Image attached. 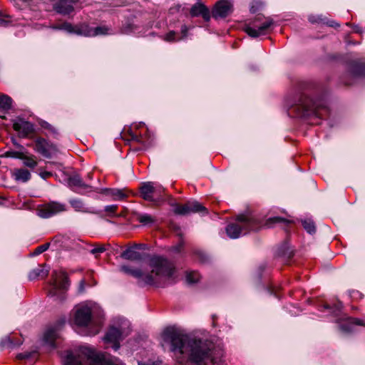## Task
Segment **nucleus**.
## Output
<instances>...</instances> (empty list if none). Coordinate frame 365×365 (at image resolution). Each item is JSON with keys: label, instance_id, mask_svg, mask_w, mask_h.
<instances>
[{"label": "nucleus", "instance_id": "nucleus-1", "mask_svg": "<svg viewBox=\"0 0 365 365\" xmlns=\"http://www.w3.org/2000/svg\"><path fill=\"white\" fill-rule=\"evenodd\" d=\"M163 337L171 344V351L180 365L190 361L193 365H222L221 353L207 341L191 339L173 328H167Z\"/></svg>", "mask_w": 365, "mask_h": 365}, {"label": "nucleus", "instance_id": "nucleus-2", "mask_svg": "<svg viewBox=\"0 0 365 365\" xmlns=\"http://www.w3.org/2000/svg\"><path fill=\"white\" fill-rule=\"evenodd\" d=\"M149 266L150 272H145L139 269H132L125 265L121 266L120 270L136 278L138 284L141 285L158 286L173 278L175 267L167 259L154 257L150 259Z\"/></svg>", "mask_w": 365, "mask_h": 365}, {"label": "nucleus", "instance_id": "nucleus-3", "mask_svg": "<svg viewBox=\"0 0 365 365\" xmlns=\"http://www.w3.org/2000/svg\"><path fill=\"white\" fill-rule=\"evenodd\" d=\"M116 357L98 353L88 347H81L75 352H69L64 359V365H120Z\"/></svg>", "mask_w": 365, "mask_h": 365}, {"label": "nucleus", "instance_id": "nucleus-4", "mask_svg": "<svg viewBox=\"0 0 365 365\" xmlns=\"http://www.w3.org/2000/svg\"><path fill=\"white\" fill-rule=\"evenodd\" d=\"M324 106L322 99L314 101L308 93H302L289 110V114L297 118H305L312 115H320L319 109Z\"/></svg>", "mask_w": 365, "mask_h": 365}, {"label": "nucleus", "instance_id": "nucleus-5", "mask_svg": "<svg viewBox=\"0 0 365 365\" xmlns=\"http://www.w3.org/2000/svg\"><path fill=\"white\" fill-rule=\"evenodd\" d=\"M262 226L261 221L254 216L240 215L237 217L235 222L227 226L226 232L230 238L236 239L248 232L258 230Z\"/></svg>", "mask_w": 365, "mask_h": 365}, {"label": "nucleus", "instance_id": "nucleus-6", "mask_svg": "<svg viewBox=\"0 0 365 365\" xmlns=\"http://www.w3.org/2000/svg\"><path fill=\"white\" fill-rule=\"evenodd\" d=\"M73 317L70 320L71 324L78 327L88 328V335L97 334L101 329L99 323L92 319L91 309L86 305H79L75 307L72 312Z\"/></svg>", "mask_w": 365, "mask_h": 365}, {"label": "nucleus", "instance_id": "nucleus-7", "mask_svg": "<svg viewBox=\"0 0 365 365\" xmlns=\"http://www.w3.org/2000/svg\"><path fill=\"white\" fill-rule=\"evenodd\" d=\"M69 284L68 277L64 271L54 270L51 274L48 295L55 297L56 301L63 302L66 298L64 292L68 289Z\"/></svg>", "mask_w": 365, "mask_h": 365}, {"label": "nucleus", "instance_id": "nucleus-8", "mask_svg": "<svg viewBox=\"0 0 365 365\" xmlns=\"http://www.w3.org/2000/svg\"><path fill=\"white\" fill-rule=\"evenodd\" d=\"M272 24V19L258 15L250 26L245 27V31L250 36L256 38L266 34L267 31Z\"/></svg>", "mask_w": 365, "mask_h": 365}, {"label": "nucleus", "instance_id": "nucleus-9", "mask_svg": "<svg viewBox=\"0 0 365 365\" xmlns=\"http://www.w3.org/2000/svg\"><path fill=\"white\" fill-rule=\"evenodd\" d=\"M66 205L56 201H51L48 203L38 205L36 209L38 216L41 218H49L66 211Z\"/></svg>", "mask_w": 365, "mask_h": 365}, {"label": "nucleus", "instance_id": "nucleus-10", "mask_svg": "<svg viewBox=\"0 0 365 365\" xmlns=\"http://www.w3.org/2000/svg\"><path fill=\"white\" fill-rule=\"evenodd\" d=\"M66 181L68 186L77 193L83 195L86 192L96 191L92 186L85 183L78 174L69 175Z\"/></svg>", "mask_w": 365, "mask_h": 365}, {"label": "nucleus", "instance_id": "nucleus-11", "mask_svg": "<svg viewBox=\"0 0 365 365\" xmlns=\"http://www.w3.org/2000/svg\"><path fill=\"white\" fill-rule=\"evenodd\" d=\"M232 12V4L230 0H220L216 3L212 10V17L215 19H224Z\"/></svg>", "mask_w": 365, "mask_h": 365}, {"label": "nucleus", "instance_id": "nucleus-12", "mask_svg": "<svg viewBox=\"0 0 365 365\" xmlns=\"http://www.w3.org/2000/svg\"><path fill=\"white\" fill-rule=\"evenodd\" d=\"M206 208L197 201H189L182 205H178L175 212L179 215H188L192 212H205Z\"/></svg>", "mask_w": 365, "mask_h": 365}, {"label": "nucleus", "instance_id": "nucleus-13", "mask_svg": "<svg viewBox=\"0 0 365 365\" xmlns=\"http://www.w3.org/2000/svg\"><path fill=\"white\" fill-rule=\"evenodd\" d=\"M78 0H58L53 4V9L62 15H68L73 11V4L78 2Z\"/></svg>", "mask_w": 365, "mask_h": 365}, {"label": "nucleus", "instance_id": "nucleus-14", "mask_svg": "<svg viewBox=\"0 0 365 365\" xmlns=\"http://www.w3.org/2000/svg\"><path fill=\"white\" fill-rule=\"evenodd\" d=\"M121 339V332L115 327H111L107 331L104 336V341L106 343H113L112 348L117 351L120 348L119 341Z\"/></svg>", "mask_w": 365, "mask_h": 365}, {"label": "nucleus", "instance_id": "nucleus-15", "mask_svg": "<svg viewBox=\"0 0 365 365\" xmlns=\"http://www.w3.org/2000/svg\"><path fill=\"white\" fill-rule=\"evenodd\" d=\"M163 188L160 186L156 185L153 182H147L143 183L140 187V193L143 199L149 201L153 200V194L157 192H160Z\"/></svg>", "mask_w": 365, "mask_h": 365}, {"label": "nucleus", "instance_id": "nucleus-16", "mask_svg": "<svg viewBox=\"0 0 365 365\" xmlns=\"http://www.w3.org/2000/svg\"><path fill=\"white\" fill-rule=\"evenodd\" d=\"M51 148L52 145L43 138H38L35 140L34 150L46 158L51 156Z\"/></svg>", "mask_w": 365, "mask_h": 365}, {"label": "nucleus", "instance_id": "nucleus-17", "mask_svg": "<svg viewBox=\"0 0 365 365\" xmlns=\"http://www.w3.org/2000/svg\"><path fill=\"white\" fill-rule=\"evenodd\" d=\"M13 128L16 131L19 133L21 137L24 138L27 137L34 131L33 124L25 120L15 122L13 125Z\"/></svg>", "mask_w": 365, "mask_h": 365}, {"label": "nucleus", "instance_id": "nucleus-18", "mask_svg": "<svg viewBox=\"0 0 365 365\" xmlns=\"http://www.w3.org/2000/svg\"><path fill=\"white\" fill-rule=\"evenodd\" d=\"M190 13L192 16H201L206 21H208L210 19V13L209 9L201 3L194 4L191 7Z\"/></svg>", "mask_w": 365, "mask_h": 365}, {"label": "nucleus", "instance_id": "nucleus-19", "mask_svg": "<svg viewBox=\"0 0 365 365\" xmlns=\"http://www.w3.org/2000/svg\"><path fill=\"white\" fill-rule=\"evenodd\" d=\"M99 192L111 197L113 200H122L127 197L125 191L121 189L105 188L101 189Z\"/></svg>", "mask_w": 365, "mask_h": 365}, {"label": "nucleus", "instance_id": "nucleus-20", "mask_svg": "<svg viewBox=\"0 0 365 365\" xmlns=\"http://www.w3.org/2000/svg\"><path fill=\"white\" fill-rule=\"evenodd\" d=\"M69 203L76 212L95 213L91 207H86L83 200L80 199H71L69 200Z\"/></svg>", "mask_w": 365, "mask_h": 365}, {"label": "nucleus", "instance_id": "nucleus-21", "mask_svg": "<svg viewBox=\"0 0 365 365\" xmlns=\"http://www.w3.org/2000/svg\"><path fill=\"white\" fill-rule=\"evenodd\" d=\"M58 336L56 329L51 328L46 330L43 335V341L52 349H55V340Z\"/></svg>", "mask_w": 365, "mask_h": 365}, {"label": "nucleus", "instance_id": "nucleus-22", "mask_svg": "<svg viewBox=\"0 0 365 365\" xmlns=\"http://www.w3.org/2000/svg\"><path fill=\"white\" fill-rule=\"evenodd\" d=\"M23 343L21 339H14L10 336H6L1 340L0 345L2 348L13 349L20 346Z\"/></svg>", "mask_w": 365, "mask_h": 365}, {"label": "nucleus", "instance_id": "nucleus-23", "mask_svg": "<svg viewBox=\"0 0 365 365\" xmlns=\"http://www.w3.org/2000/svg\"><path fill=\"white\" fill-rule=\"evenodd\" d=\"M20 160L23 161L25 166L31 169L34 168L38 164L36 157L29 153V152L25 150H24Z\"/></svg>", "mask_w": 365, "mask_h": 365}, {"label": "nucleus", "instance_id": "nucleus-24", "mask_svg": "<svg viewBox=\"0 0 365 365\" xmlns=\"http://www.w3.org/2000/svg\"><path fill=\"white\" fill-rule=\"evenodd\" d=\"M120 257L123 259L132 261L139 260L142 257L140 253L136 251L135 247L133 246L129 247L125 251H123L121 253Z\"/></svg>", "mask_w": 365, "mask_h": 365}, {"label": "nucleus", "instance_id": "nucleus-25", "mask_svg": "<svg viewBox=\"0 0 365 365\" xmlns=\"http://www.w3.org/2000/svg\"><path fill=\"white\" fill-rule=\"evenodd\" d=\"M48 269H45V265L40 264L38 266V267L32 269L29 274V278L30 280H34L38 277H46L48 274Z\"/></svg>", "mask_w": 365, "mask_h": 365}, {"label": "nucleus", "instance_id": "nucleus-26", "mask_svg": "<svg viewBox=\"0 0 365 365\" xmlns=\"http://www.w3.org/2000/svg\"><path fill=\"white\" fill-rule=\"evenodd\" d=\"M77 35L93 36V29L87 24H80L74 26V32Z\"/></svg>", "mask_w": 365, "mask_h": 365}, {"label": "nucleus", "instance_id": "nucleus-27", "mask_svg": "<svg viewBox=\"0 0 365 365\" xmlns=\"http://www.w3.org/2000/svg\"><path fill=\"white\" fill-rule=\"evenodd\" d=\"M14 175L16 180L27 182L31 178V173L26 169H16L14 171Z\"/></svg>", "mask_w": 365, "mask_h": 365}, {"label": "nucleus", "instance_id": "nucleus-28", "mask_svg": "<svg viewBox=\"0 0 365 365\" xmlns=\"http://www.w3.org/2000/svg\"><path fill=\"white\" fill-rule=\"evenodd\" d=\"M12 99L7 95L0 96V110L6 113L11 108Z\"/></svg>", "mask_w": 365, "mask_h": 365}, {"label": "nucleus", "instance_id": "nucleus-29", "mask_svg": "<svg viewBox=\"0 0 365 365\" xmlns=\"http://www.w3.org/2000/svg\"><path fill=\"white\" fill-rule=\"evenodd\" d=\"M292 222V220L285 219L284 217H273L269 218L266 221L264 226H266L267 227H273L274 224H275V223H282V224L287 225V224H289Z\"/></svg>", "mask_w": 365, "mask_h": 365}, {"label": "nucleus", "instance_id": "nucleus-30", "mask_svg": "<svg viewBox=\"0 0 365 365\" xmlns=\"http://www.w3.org/2000/svg\"><path fill=\"white\" fill-rule=\"evenodd\" d=\"M137 220L143 225H152L155 222V218L148 214H139Z\"/></svg>", "mask_w": 365, "mask_h": 365}, {"label": "nucleus", "instance_id": "nucleus-31", "mask_svg": "<svg viewBox=\"0 0 365 365\" xmlns=\"http://www.w3.org/2000/svg\"><path fill=\"white\" fill-rule=\"evenodd\" d=\"M14 144L16 147L19 148L21 149V150H19V151H11V150L7 151L5 153V156L20 159L21 157V155L25 149L24 148V147L22 145H19V143H17L16 142H14Z\"/></svg>", "mask_w": 365, "mask_h": 365}, {"label": "nucleus", "instance_id": "nucleus-32", "mask_svg": "<svg viewBox=\"0 0 365 365\" xmlns=\"http://www.w3.org/2000/svg\"><path fill=\"white\" fill-rule=\"evenodd\" d=\"M302 225L304 230L309 234H314L316 232V227L312 220L307 219L302 222Z\"/></svg>", "mask_w": 365, "mask_h": 365}, {"label": "nucleus", "instance_id": "nucleus-33", "mask_svg": "<svg viewBox=\"0 0 365 365\" xmlns=\"http://www.w3.org/2000/svg\"><path fill=\"white\" fill-rule=\"evenodd\" d=\"M200 274L197 272H189L186 274V280L189 284H193L199 280Z\"/></svg>", "mask_w": 365, "mask_h": 365}, {"label": "nucleus", "instance_id": "nucleus-34", "mask_svg": "<svg viewBox=\"0 0 365 365\" xmlns=\"http://www.w3.org/2000/svg\"><path fill=\"white\" fill-rule=\"evenodd\" d=\"M353 73L355 76H365V64L361 63L356 66Z\"/></svg>", "mask_w": 365, "mask_h": 365}, {"label": "nucleus", "instance_id": "nucleus-35", "mask_svg": "<svg viewBox=\"0 0 365 365\" xmlns=\"http://www.w3.org/2000/svg\"><path fill=\"white\" fill-rule=\"evenodd\" d=\"M61 30L66 31L69 34H73L74 32V26L68 22H63L61 24Z\"/></svg>", "mask_w": 365, "mask_h": 365}, {"label": "nucleus", "instance_id": "nucleus-36", "mask_svg": "<svg viewBox=\"0 0 365 365\" xmlns=\"http://www.w3.org/2000/svg\"><path fill=\"white\" fill-rule=\"evenodd\" d=\"M49 245H50L49 243H46V244H43V245H41L38 246V247L36 248V250H34L33 255H38L44 252L45 251H46L48 249Z\"/></svg>", "mask_w": 365, "mask_h": 365}, {"label": "nucleus", "instance_id": "nucleus-37", "mask_svg": "<svg viewBox=\"0 0 365 365\" xmlns=\"http://www.w3.org/2000/svg\"><path fill=\"white\" fill-rule=\"evenodd\" d=\"M40 125L43 128L46 129L53 133H57L56 129L48 122L42 120L40 123Z\"/></svg>", "mask_w": 365, "mask_h": 365}, {"label": "nucleus", "instance_id": "nucleus-38", "mask_svg": "<svg viewBox=\"0 0 365 365\" xmlns=\"http://www.w3.org/2000/svg\"><path fill=\"white\" fill-rule=\"evenodd\" d=\"M108 29L103 26H98L95 29H93V36L97 35L106 34H107Z\"/></svg>", "mask_w": 365, "mask_h": 365}, {"label": "nucleus", "instance_id": "nucleus-39", "mask_svg": "<svg viewBox=\"0 0 365 365\" xmlns=\"http://www.w3.org/2000/svg\"><path fill=\"white\" fill-rule=\"evenodd\" d=\"M175 32L171 31L168 32L163 38V39L168 42H173L175 41Z\"/></svg>", "mask_w": 365, "mask_h": 365}, {"label": "nucleus", "instance_id": "nucleus-40", "mask_svg": "<svg viewBox=\"0 0 365 365\" xmlns=\"http://www.w3.org/2000/svg\"><path fill=\"white\" fill-rule=\"evenodd\" d=\"M118 209V205H107L105 207V211L108 212L110 215H114L116 210Z\"/></svg>", "mask_w": 365, "mask_h": 365}, {"label": "nucleus", "instance_id": "nucleus-41", "mask_svg": "<svg viewBox=\"0 0 365 365\" xmlns=\"http://www.w3.org/2000/svg\"><path fill=\"white\" fill-rule=\"evenodd\" d=\"M104 251H106V248L104 245H98L96 247H94L93 250H91V252L93 255L103 253Z\"/></svg>", "mask_w": 365, "mask_h": 365}, {"label": "nucleus", "instance_id": "nucleus-42", "mask_svg": "<svg viewBox=\"0 0 365 365\" xmlns=\"http://www.w3.org/2000/svg\"><path fill=\"white\" fill-rule=\"evenodd\" d=\"M9 22L8 16L0 12V26H6Z\"/></svg>", "mask_w": 365, "mask_h": 365}, {"label": "nucleus", "instance_id": "nucleus-43", "mask_svg": "<svg viewBox=\"0 0 365 365\" xmlns=\"http://www.w3.org/2000/svg\"><path fill=\"white\" fill-rule=\"evenodd\" d=\"M138 364H139V365H160L161 362L160 361L148 360L145 362H143V361L139 362Z\"/></svg>", "mask_w": 365, "mask_h": 365}, {"label": "nucleus", "instance_id": "nucleus-44", "mask_svg": "<svg viewBox=\"0 0 365 365\" xmlns=\"http://www.w3.org/2000/svg\"><path fill=\"white\" fill-rule=\"evenodd\" d=\"M130 136H131V138L138 143H143V144H145V143L144 142V140H143V138L142 136H139L137 134H134L133 133H130Z\"/></svg>", "mask_w": 365, "mask_h": 365}, {"label": "nucleus", "instance_id": "nucleus-45", "mask_svg": "<svg viewBox=\"0 0 365 365\" xmlns=\"http://www.w3.org/2000/svg\"><path fill=\"white\" fill-rule=\"evenodd\" d=\"M182 247H183V242H181L178 245H177L173 247V251L175 252H180L182 250Z\"/></svg>", "mask_w": 365, "mask_h": 365}, {"label": "nucleus", "instance_id": "nucleus-46", "mask_svg": "<svg viewBox=\"0 0 365 365\" xmlns=\"http://www.w3.org/2000/svg\"><path fill=\"white\" fill-rule=\"evenodd\" d=\"M309 20L311 23H319L322 21V19L319 16H310Z\"/></svg>", "mask_w": 365, "mask_h": 365}, {"label": "nucleus", "instance_id": "nucleus-47", "mask_svg": "<svg viewBox=\"0 0 365 365\" xmlns=\"http://www.w3.org/2000/svg\"><path fill=\"white\" fill-rule=\"evenodd\" d=\"M133 29H134L133 26L131 24H129L128 26L125 27L123 29L122 33L128 34L130 31H132L133 30Z\"/></svg>", "mask_w": 365, "mask_h": 365}, {"label": "nucleus", "instance_id": "nucleus-48", "mask_svg": "<svg viewBox=\"0 0 365 365\" xmlns=\"http://www.w3.org/2000/svg\"><path fill=\"white\" fill-rule=\"evenodd\" d=\"M135 249L137 250H146L148 248L147 245L145 244H134L133 245Z\"/></svg>", "mask_w": 365, "mask_h": 365}, {"label": "nucleus", "instance_id": "nucleus-49", "mask_svg": "<svg viewBox=\"0 0 365 365\" xmlns=\"http://www.w3.org/2000/svg\"><path fill=\"white\" fill-rule=\"evenodd\" d=\"M33 354H36V352H33V353H24V354H19V358L21 359H29L31 357V356Z\"/></svg>", "mask_w": 365, "mask_h": 365}, {"label": "nucleus", "instance_id": "nucleus-50", "mask_svg": "<svg viewBox=\"0 0 365 365\" xmlns=\"http://www.w3.org/2000/svg\"><path fill=\"white\" fill-rule=\"evenodd\" d=\"M85 291V281L81 280L79 283L78 292L83 293Z\"/></svg>", "mask_w": 365, "mask_h": 365}, {"label": "nucleus", "instance_id": "nucleus-51", "mask_svg": "<svg viewBox=\"0 0 365 365\" xmlns=\"http://www.w3.org/2000/svg\"><path fill=\"white\" fill-rule=\"evenodd\" d=\"M40 176L43 179H46L47 178L51 176V173L50 172L44 171L40 173Z\"/></svg>", "mask_w": 365, "mask_h": 365}, {"label": "nucleus", "instance_id": "nucleus-52", "mask_svg": "<svg viewBox=\"0 0 365 365\" xmlns=\"http://www.w3.org/2000/svg\"><path fill=\"white\" fill-rule=\"evenodd\" d=\"M188 31V28L187 26L183 25L181 27V33L182 34L183 37H185L187 36V33Z\"/></svg>", "mask_w": 365, "mask_h": 365}, {"label": "nucleus", "instance_id": "nucleus-53", "mask_svg": "<svg viewBox=\"0 0 365 365\" xmlns=\"http://www.w3.org/2000/svg\"><path fill=\"white\" fill-rule=\"evenodd\" d=\"M61 24H55V25H53L51 26V28L54 30H61Z\"/></svg>", "mask_w": 365, "mask_h": 365}, {"label": "nucleus", "instance_id": "nucleus-54", "mask_svg": "<svg viewBox=\"0 0 365 365\" xmlns=\"http://www.w3.org/2000/svg\"><path fill=\"white\" fill-rule=\"evenodd\" d=\"M87 178H88V180H92V178H93V174H92L91 173H88L87 174Z\"/></svg>", "mask_w": 365, "mask_h": 365}, {"label": "nucleus", "instance_id": "nucleus-55", "mask_svg": "<svg viewBox=\"0 0 365 365\" xmlns=\"http://www.w3.org/2000/svg\"><path fill=\"white\" fill-rule=\"evenodd\" d=\"M250 11H251V12H252V13H255V12H256V11H257V9L255 8V6H251V8H250Z\"/></svg>", "mask_w": 365, "mask_h": 365}, {"label": "nucleus", "instance_id": "nucleus-56", "mask_svg": "<svg viewBox=\"0 0 365 365\" xmlns=\"http://www.w3.org/2000/svg\"><path fill=\"white\" fill-rule=\"evenodd\" d=\"M282 255H287L289 257H290L292 255V252H290V253H289V254H287V253H285V252H283V253H282Z\"/></svg>", "mask_w": 365, "mask_h": 365}, {"label": "nucleus", "instance_id": "nucleus-57", "mask_svg": "<svg viewBox=\"0 0 365 365\" xmlns=\"http://www.w3.org/2000/svg\"><path fill=\"white\" fill-rule=\"evenodd\" d=\"M351 322L353 323L354 322L355 324H358V320L357 319H351Z\"/></svg>", "mask_w": 365, "mask_h": 365}, {"label": "nucleus", "instance_id": "nucleus-58", "mask_svg": "<svg viewBox=\"0 0 365 365\" xmlns=\"http://www.w3.org/2000/svg\"><path fill=\"white\" fill-rule=\"evenodd\" d=\"M341 304L338 305V306H337V309H341Z\"/></svg>", "mask_w": 365, "mask_h": 365}]
</instances>
